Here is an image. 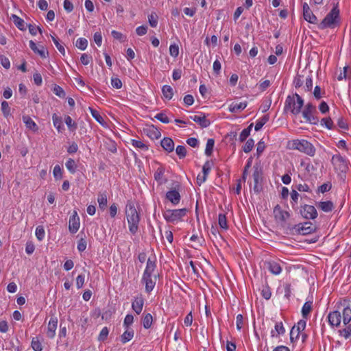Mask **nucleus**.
Wrapping results in <instances>:
<instances>
[{"label":"nucleus","instance_id":"8fccbe9b","mask_svg":"<svg viewBox=\"0 0 351 351\" xmlns=\"http://www.w3.org/2000/svg\"><path fill=\"white\" fill-rule=\"evenodd\" d=\"M131 143H132V146H134L136 148H139L142 150H146V151L148 150V146L147 145H145V143H143L141 141L132 139Z\"/></svg>","mask_w":351,"mask_h":351},{"label":"nucleus","instance_id":"9d476101","mask_svg":"<svg viewBox=\"0 0 351 351\" xmlns=\"http://www.w3.org/2000/svg\"><path fill=\"white\" fill-rule=\"evenodd\" d=\"M274 215L276 220L280 221L282 224L285 223L287 219L290 217V213L288 211L283 210L278 204L274 208Z\"/></svg>","mask_w":351,"mask_h":351},{"label":"nucleus","instance_id":"a211bd4d","mask_svg":"<svg viewBox=\"0 0 351 351\" xmlns=\"http://www.w3.org/2000/svg\"><path fill=\"white\" fill-rule=\"evenodd\" d=\"M58 319L56 317H51L47 326V335L49 338L52 339L55 337Z\"/></svg>","mask_w":351,"mask_h":351},{"label":"nucleus","instance_id":"473e14b6","mask_svg":"<svg viewBox=\"0 0 351 351\" xmlns=\"http://www.w3.org/2000/svg\"><path fill=\"white\" fill-rule=\"evenodd\" d=\"M342 317L344 325H348L351 321V308L349 306H346L343 308Z\"/></svg>","mask_w":351,"mask_h":351},{"label":"nucleus","instance_id":"f03ea898","mask_svg":"<svg viewBox=\"0 0 351 351\" xmlns=\"http://www.w3.org/2000/svg\"><path fill=\"white\" fill-rule=\"evenodd\" d=\"M304 106V99L298 94L288 95L285 103V112L290 111L293 114L297 115L301 112Z\"/></svg>","mask_w":351,"mask_h":351},{"label":"nucleus","instance_id":"1a4fd4ad","mask_svg":"<svg viewBox=\"0 0 351 351\" xmlns=\"http://www.w3.org/2000/svg\"><path fill=\"white\" fill-rule=\"evenodd\" d=\"M300 213L306 219H315L317 217L316 208L311 205L304 204L301 206Z\"/></svg>","mask_w":351,"mask_h":351},{"label":"nucleus","instance_id":"39448f33","mask_svg":"<svg viewBox=\"0 0 351 351\" xmlns=\"http://www.w3.org/2000/svg\"><path fill=\"white\" fill-rule=\"evenodd\" d=\"M293 148L299 150L310 156H313L315 154V148L312 143L306 140H294L293 141Z\"/></svg>","mask_w":351,"mask_h":351},{"label":"nucleus","instance_id":"0eeeda50","mask_svg":"<svg viewBox=\"0 0 351 351\" xmlns=\"http://www.w3.org/2000/svg\"><path fill=\"white\" fill-rule=\"evenodd\" d=\"M186 208L169 209L163 213V217L167 222L174 223L178 221H181L182 217L186 215Z\"/></svg>","mask_w":351,"mask_h":351},{"label":"nucleus","instance_id":"c03bdc74","mask_svg":"<svg viewBox=\"0 0 351 351\" xmlns=\"http://www.w3.org/2000/svg\"><path fill=\"white\" fill-rule=\"evenodd\" d=\"M268 121L269 117L267 115H264L262 118L256 121L254 127L255 130L259 131Z\"/></svg>","mask_w":351,"mask_h":351},{"label":"nucleus","instance_id":"f3484780","mask_svg":"<svg viewBox=\"0 0 351 351\" xmlns=\"http://www.w3.org/2000/svg\"><path fill=\"white\" fill-rule=\"evenodd\" d=\"M202 116L193 115L190 116V119L195 123H198L202 128H207L210 125V121L206 119L204 114L201 113Z\"/></svg>","mask_w":351,"mask_h":351},{"label":"nucleus","instance_id":"774afa93","mask_svg":"<svg viewBox=\"0 0 351 351\" xmlns=\"http://www.w3.org/2000/svg\"><path fill=\"white\" fill-rule=\"evenodd\" d=\"M111 84L113 88L119 89L122 87V82L119 78L117 77H112L111 79Z\"/></svg>","mask_w":351,"mask_h":351},{"label":"nucleus","instance_id":"393cba45","mask_svg":"<svg viewBox=\"0 0 351 351\" xmlns=\"http://www.w3.org/2000/svg\"><path fill=\"white\" fill-rule=\"evenodd\" d=\"M247 102H240L238 103H232L229 106V111L231 112H237L239 110H243L247 107Z\"/></svg>","mask_w":351,"mask_h":351},{"label":"nucleus","instance_id":"412c9836","mask_svg":"<svg viewBox=\"0 0 351 351\" xmlns=\"http://www.w3.org/2000/svg\"><path fill=\"white\" fill-rule=\"evenodd\" d=\"M156 267V264L155 261H152L150 258H149L147 261V265L145 269L143 272V275L150 276L154 275V271Z\"/></svg>","mask_w":351,"mask_h":351},{"label":"nucleus","instance_id":"4c0bfd02","mask_svg":"<svg viewBox=\"0 0 351 351\" xmlns=\"http://www.w3.org/2000/svg\"><path fill=\"white\" fill-rule=\"evenodd\" d=\"M306 325V321L304 319H300L298 322L297 325H295L293 326V327H296L295 328V332H296L295 339L299 338L300 332L305 329Z\"/></svg>","mask_w":351,"mask_h":351},{"label":"nucleus","instance_id":"7c9ffc66","mask_svg":"<svg viewBox=\"0 0 351 351\" xmlns=\"http://www.w3.org/2000/svg\"><path fill=\"white\" fill-rule=\"evenodd\" d=\"M165 173V168L160 167L157 169L154 173V179L158 182L159 184H162L166 182V180H162V177Z\"/></svg>","mask_w":351,"mask_h":351},{"label":"nucleus","instance_id":"ddd939ff","mask_svg":"<svg viewBox=\"0 0 351 351\" xmlns=\"http://www.w3.org/2000/svg\"><path fill=\"white\" fill-rule=\"evenodd\" d=\"M141 281L145 285V291L149 293L154 288L156 281V275H143Z\"/></svg>","mask_w":351,"mask_h":351},{"label":"nucleus","instance_id":"de8ad7c7","mask_svg":"<svg viewBox=\"0 0 351 351\" xmlns=\"http://www.w3.org/2000/svg\"><path fill=\"white\" fill-rule=\"evenodd\" d=\"M321 125H324L329 130H332L334 128L333 121L330 117H325L321 119Z\"/></svg>","mask_w":351,"mask_h":351},{"label":"nucleus","instance_id":"c756f323","mask_svg":"<svg viewBox=\"0 0 351 351\" xmlns=\"http://www.w3.org/2000/svg\"><path fill=\"white\" fill-rule=\"evenodd\" d=\"M318 207L324 212H330L334 208V204L331 201L320 202L318 204Z\"/></svg>","mask_w":351,"mask_h":351},{"label":"nucleus","instance_id":"a19ab883","mask_svg":"<svg viewBox=\"0 0 351 351\" xmlns=\"http://www.w3.org/2000/svg\"><path fill=\"white\" fill-rule=\"evenodd\" d=\"M304 19L310 23L317 24V19L316 16L311 10L310 12H306L303 14Z\"/></svg>","mask_w":351,"mask_h":351},{"label":"nucleus","instance_id":"72a5a7b5","mask_svg":"<svg viewBox=\"0 0 351 351\" xmlns=\"http://www.w3.org/2000/svg\"><path fill=\"white\" fill-rule=\"evenodd\" d=\"M162 93L164 97L168 100L172 99L173 95V90L169 85H164L162 88Z\"/></svg>","mask_w":351,"mask_h":351},{"label":"nucleus","instance_id":"bf43d9fd","mask_svg":"<svg viewBox=\"0 0 351 351\" xmlns=\"http://www.w3.org/2000/svg\"><path fill=\"white\" fill-rule=\"evenodd\" d=\"M154 117L163 123H169L170 122L169 119L164 112L158 113Z\"/></svg>","mask_w":351,"mask_h":351},{"label":"nucleus","instance_id":"09e8293b","mask_svg":"<svg viewBox=\"0 0 351 351\" xmlns=\"http://www.w3.org/2000/svg\"><path fill=\"white\" fill-rule=\"evenodd\" d=\"M31 346L34 351H42L43 346L37 337H34L32 340Z\"/></svg>","mask_w":351,"mask_h":351},{"label":"nucleus","instance_id":"4468645a","mask_svg":"<svg viewBox=\"0 0 351 351\" xmlns=\"http://www.w3.org/2000/svg\"><path fill=\"white\" fill-rule=\"evenodd\" d=\"M143 132L152 139H158L161 136L160 132L154 125L144 128Z\"/></svg>","mask_w":351,"mask_h":351},{"label":"nucleus","instance_id":"20e7f679","mask_svg":"<svg viewBox=\"0 0 351 351\" xmlns=\"http://www.w3.org/2000/svg\"><path fill=\"white\" fill-rule=\"evenodd\" d=\"M293 234L306 235L316 231L317 226L311 221L299 223L289 228Z\"/></svg>","mask_w":351,"mask_h":351},{"label":"nucleus","instance_id":"ea45409f","mask_svg":"<svg viewBox=\"0 0 351 351\" xmlns=\"http://www.w3.org/2000/svg\"><path fill=\"white\" fill-rule=\"evenodd\" d=\"M65 166L68 171L71 173H75L77 169V165L75 162V160L72 158H69L65 163Z\"/></svg>","mask_w":351,"mask_h":351},{"label":"nucleus","instance_id":"37998d69","mask_svg":"<svg viewBox=\"0 0 351 351\" xmlns=\"http://www.w3.org/2000/svg\"><path fill=\"white\" fill-rule=\"evenodd\" d=\"M153 322L152 315L150 313H147L143 318V327L146 329H148L151 327Z\"/></svg>","mask_w":351,"mask_h":351},{"label":"nucleus","instance_id":"aec40b11","mask_svg":"<svg viewBox=\"0 0 351 351\" xmlns=\"http://www.w3.org/2000/svg\"><path fill=\"white\" fill-rule=\"evenodd\" d=\"M160 145L162 147L169 153L172 152L174 149V143L171 138L165 137L161 141Z\"/></svg>","mask_w":351,"mask_h":351},{"label":"nucleus","instance_id":"4be33fe9","mask_svg":"<svg viewBox=\"0 0 351 351\" xmlns=\"http://www.w3.org/2000/svg\"><path fill=\"white\" fill-rule=\"evenodd\" d=\"M267 269L273 274L278 275L282 271V268H281L280 264L275 261L267 262Z\"/></svg>","mask_w":351,"mask_h":351},{"label":"nucleus","instance_id":"3c124183","mask_svg":"<svg viewBox=\"0 0 351 351\" xmlns=\"http://www.w3.org/2000/svg\"><path fill=\"white\" fill-rule=\"evenodd\" d=\"M254 146V141L252 138H249L245 145L243 147V151L245 153H249Z\"/></svg>","mask_w":351,"mask_h":351},{"label":"nucleus","instance_id":"f704fd0d","mask_svg":"<svg viewBox=\"0 0 351 351\" xmlns=\"http://www.w3.org/2000/svg\"><path fill=\"white\" fill-rule=\"evenodd\" d=\"M134 337V330L132 329L126 328L125 331L121 337V340L123 343H125L130 341Z\"/></svg>","mask_w":351,"mask_h":351},{"label":"nucleus","instance_id":"c9c22d12","mask_svg":"<svg viewBox=\"0 0 351 351\" xmlns=\"http://www.w3.org/2000/svg\"><path fill=\"white\" fill-rule=\"evenodd\" d=\"M253 125H254V124L252 123L248 125L247 128H246L242 130V132H241V134L239 135V140L240 141V142H244L247 139V138L250 136V132L252 129Z\"/></svg>","mask_w":351,"mask_h":351},{"label":"nucleus","instance_id":"f8f14e48","mask_svg":"<svg viewBox=\"0 0 351 351\" xmlns=\"http://www.w3.org/2000/svg\"><path fill=\"white\" fill-rule=\"evenodd\" d=\"M80 218L76 210L73 211V214L69 218V230L71 233H76L80 228Z\"/></svg>","mask_w":351,"mask_h":351},{"label":"nucleus","instance_id":"0e129e2a","mask_svg":"<svg viewBox=\"0 0 351 351\" xmlns=\"http://www.w3.org/2000/svg\"><path fill=\"white\" fill-rule=\"evenodd\" d=\"M53 91L55 95L60 97H64L65 96L64 90L58 85H55Z\"/></svg>","mask_w":351,"mask_h":351},{"label":"nucleus","instance_id":"b1692460","mask_svg":"<svg viewBox=\"0 0 351 351\" xmlns=\"http://www.w3.org/2000/svg\"><path fill=\"white\" fill-rule=\"evenodd\" d=\"M97 202L99 208L103 210H105L108 203L107 194L106 191L98 194Z\"/></svg>","mask_w":351,"mask_h":351},{"label":"nucleus","instance_id":"e433bc0d","mask_svg":"<svg viewBox=\"0 0 351 351\" xmlns=\"http://www.w3.org/2000/svg\"><path fill=\"white\" fill-rule=\"evenodd\" d=\"M90 113H91V115L93 116V117L101 125H104L106 123H105V121L104 119V118L101 117V115L99 114V112L93 109V108L91 107H89L88 108Z\"/></svg>","mask_w":351,"mask_h":351},{"label":"nucleus","instance_id":"49530a36","mask_svg":"<svg viewBox=\"0 0 351 351\" xmlns=\"http://www.w3.org/2000/svg\"><path fill=\"white\" fill-rule=\"evenodd\" d=\"M218 221L219 226L224 229H228L227 219L225 214L220 213L218 216Z\"/></svg>","mask_w":351,"mask_h":351},{"label":"nucleus","instance_id":"6e6d98bb","mask_svg":"<svg viewBox=\"0 0 351 351\" xmlns=\"http://www.w3.org/2000/svg\"><path fill=\"white\" fill-rule=\"evenodd\" d=\"M108 334V328L107 327H104L98 336V341H104L107 339Z\"/></svg>","mask_w":351,"mask_h":351},{"label":"nucleus","instance_id":"a18cd8bd","mask_svg":"<svg viewBox=\"0 0 351 351\" xmlns=\"http://www.w3.org/2000/svg\"><path fill=\"white\" fill-rule=\"evenodd\" d=\"M158 16L156 12H152L148 16V21L149 25L152 27H156L158 25Z\"/></svg>","mask_w":351,"mask_h":351},{"label":"nucleus","instance_id":"e2e57ef3","mask_svg":"<svg viewBox=\"0 0 351 351\" xmlns=\"http://www.w3.org/2000/svg\"><path fill=\"white\" fill-rule=\"evenodd\" d=\"M86 245H87L86 239L85 238H81L79 240L78 243H77V247L78 251L80 252H84L86 248Z\"/></svg>","mask_w":351,"mask_h":351},{"label":"nucleus","instance_id":"680f3d73","mask_svg":"<svg viewBox=\"0 0 351 351\" xmlns=\"http://www.w3.org/2000/svg\"><path fill=\"white\" fill-rule=\"evenodd\" d=\"M303 75H297L293 80V84L296 88L301 87L304 84Z\"/></svg>","mask_w":351,"mask_h":351},{"label":"nucleus","instance_id":"13d9d810","mask_svg":"<svg viewBox=\"0 0 351 351\" xmlns=\"http://www.w3.org/2000/svg\"><path fill=\"white\" fill-rule=\"evenodd\" d=\"M51 38H52L53 43L55 44L56 47L60 51V53H62L63 56H64V54H65L64 47L59 43L58 39L56 37L53 36H51Z\"/></svg>","mask_w":351,"mask_h":351},{"label":"nucleus","instance_id":"5fc2aeb1","mask_svg":"<svg viewBox=\"0 0 351 351\" xmlns=\"http://www.w3.org/2000/svg\"><path fill=\"white\" fill-rule=\"evenodd\" d=\"M45 230L43 226H37L36 229V236L38 241H42L45 237Z\"/></svg>","mask_w":351,"mask_h":351},{"label":"nucleus","instance_id":"6e6552de","mask_svg":"<svg viewBox=\"0 0 351 351\" xmlns=\"http://www.w3.org/2000/svg\"><path fill=\"white\" fill-rule=\"evenodd\" d=\"M254 179L253 190L254 193L258 194L263 191V169L262 168L256 165L254 166V172L252 174Z\"/></svg>","mask_w":351,"mask_h":351},{"label":"nucleus","instance_id":"864d4df0","mask_svg":"<svg viewBox=\"0 0 351 351\" xmlns=\"http://www.w3.org/2000/svg\"><path fill=\"white\" fill-rule=\"evenodd\" d=\"M176 152L180 159L184 158L186 156V149L183 145L177 146Z\"/></svg>","mask_w":351,"mask_h":351},{"label":"nucleus","instance_id":"58836bf2","mask_svg":"<svg viewBox=\"0 0 351 351\" xmlns=\"http://www.w3.org/2000/svg\"><path fill=\"white\" fill-rule=\"evenodd\" d=\"M215 145V141L213 138H208L206 143L205 154L207 156H210L213 154V147Z\"/></svg>","mask_w":351,"mask_h":351},{"label":"nucleus","instance_id":"2eb2a0df","mask_svg":"<svg viewBox=\"0 0 351 351\" xmlns=\"http://www.w3.org/2000/svg\"><path fill=\"white\" fill-rule=\"evenodd\" d=\"M341 315L339 311H335L328 315V322L332 326H339L341 323Z\"/></svg>","mask_w":351,"mask_h":351},{"label":"nucleus","instance_id":"c85d7f7f","mask_svg":"<svg viewBox=\"0 0 351 351\" xmlns=\"http://www.w3.org/2000/svg\"><path fill=\"white\" fill-rule=\"evenodd\" d=\"M313 308V302L311 301L306 302L302 308V315L303 318L306 319L312 311Z\"/></svg>","mask_w":351,"mask_h":351},{"label":"nucleus","instance_id":"9b49d317","mask_svg":"<svg viewBox=\"0 0 351 351\" xmlns=\"http://www.w3.org/2000/svg\"><path fill=\"white\" fill-rule=\"evenodd\" d=\"M331 162L341 171H346L348 169L346 159L341 156L339 154L333 155L331 159Z\"/></svg>","mask_w":351,"mask_h":351},{"label":"nucleus","instance_id":"dca6fc26","mask_svg":"<svg viewBox=\"0 0 351 351\" xmlns=\"http://www.w3.org/2000/svg\"><path fill=\"white\" fill-rule=\"evenodd\" d=\"M166 198L170 201L173 205L179 204L181 196L180 193L176 189H171L167 192Z\"/></svg>","mask_w":351,"mask_h":351},{"label":"nucleus","instance_id":"6ab92c4d","mask_svg":"<svg viewBox=\"0 0 351 351\" xmlns=\"http://www.w3.org/2000/svg\"><path fill=\"white\" fill-rule=\"evenodd\" d=\"M144 304V299L142 296L137 297L135 298L134 301L132 304V309L136 312L137 315H139L143 307Z\"/></svg>","mask_w":351,"mask_h":351},{"label":"nucleus","instance_id":"423d86ee","mask_svg":"<svg viewBox=\"0 0 351 351\" xmlns=\"http://www.w3.org/2000/svg\"><path fill=\"white\" fill-rule=\"evenodd\" d=\"M303 117L306 121L313 124L317 125L319 123V118L317 117V113L316 106L312 103H308L302 112Z\"/></svg>","mask_w":351,"mask_h":351},{"label":"nucleus","instance_id":"052dcab7","mask_svg":"<svg viewBox=\"0 0 351 351\" xmlns=\"http://www.w3.org/2000/svg\"><path fill=\"white\" fill-rule=\"evenodd\" d=\"M169 53L172 57L176 58L179 54L178 45L176 44L171 45L169 47Z\"/></svg>","mask_w":351,"mask_h":351},{"label":"nucleus","instance_id":"2f4dec72","mask_svg":"<svg viewBox=\"0 0 351 351\" xmlns=\"http://www.w3.org/2000/svg\"><path fill=\"white\" fill-rule=\"evenodd\" d=\"M285 332V329L282 322H277L275 325V330H271V337H278Z\"/></svg>","mask_w":351,"mask_h":351},{"label":"nucleus","instance_id":"5701e85b","mask_svg":"<svg viewBox=\"0 0 351 351\" xmlns=\"http://www.w3.org/2000/svg\"><path fill=\"white\" fill-rule=\"evenodd\" d=\"M23 121L25 126L33 132H37L38 127L36 123L29 116H23Z\"/></svg>","mask_w":351,"mask_h":351},{"label":"nucleus","instance_id":"79ce46f5","mask_svg":"<svg viewBox=\"0 0 351 351\" xmlns=\"http://www.w3.org/2000/svg\"><path fill=\"white\" fill-rule=\"evenodd\" d=\"M64 121H65V123L66 125H67V127L69 128V129L73 132L75 131L77 128V124L73 121V119H71V117L69 115H67L65 118H64Z\"/></svg>","mask_w":351,"mask_h":351},{"label":"nucleus","instance_id":"69168bd1","mask_svg":"<svg viewBox=\"0 0 351 351\" xmlns=\"http://www.w3.org/2000/svg\"><path fill=\"white\" fill-rule=\"evenodd\" d=\"M340 335H343L346 339L349 338L351 336V324H348L347 327L339 330Z\"/></svg>","mask_w":351,"mask_h":351},{"label":"nucleus","instance_id":"7ed1b4c3","mask_svg":"<svg viewBox=\"0 0 351 351\" xmlns=\"http://www.w3.org/2000/svg\"><path fill=\"white\" fill-rule=\"evenodd\" d=\"M339 10L337 5L333 7L330 12L324 17L322 22L318 24L319 29L333 28L338 22Z\"/></svg>","mask_w":351,"mask_h":351},{"label":"nucleus","instance_id":"cd10ccee","mask_svg":"<svg viewBox=\"0 0 351 351\" xmlns=\"http://www.w3.org/2000/svg\"><path fill=\"white\" fill-rule=\"evenodd\" d=\"M52 120L54 127L59 132H61L64 130L62 118L58 117L56 114H53L52 115Z\"/></svg>","mask_w":351,"mask_h":351},{"label":"nucleus","instance_id":"603ef678","mask_svg":"<svg viewBox=\"0 0 351 351\" xmlns=\"http://www.w3.org/2000/svg\"><path fill=\"white\" fill-rule=\"evenodd\" d=\"M75 45L78 49L84 50L87 47L88 40L86 38H80L77 40Z\"/></svg>","mask_w":351,"mask_h":351},{"label":"nucleus","instance_id":"bb28decb","mask_svg":"<svg viewBox=\"0 0 351 351\" xmlns=\"http://www.w3.org/2000/svg\"><path fill=\"white\" fill-rule=\"evenodd\" d=\"M29 47L35 53H38L41 58H44L46 57L44 47H41V48L39 49L33 40H30Z\"/></svg>","mask_w":351,"mask_h":351},{"label":"nucleus","instance_id":"4d7b16f0","mask_svg":"<svg viewBox=\"0 0 351 351\" xmlns=\"http://www.w3.org/2000/svg\"><path fill=\"white\" fill-rule=\"evenodd\" d=\"M1 110L5 117H8L10 112V108L6 101L1 102Z\"/></svg>","mask_w":351,"mask_h":351},{"label":"nucleus","instance_id":"a878e982","mask_svg":"<svg viewBox=\"0 0 351 351\" xmlns=\"http://www.w3.org/2000/svg\"><path fill=\"white\" fill-rule=\"evenodd\" d=\"M14 24L20 29L22 31L26 30V26L25 25L24 21L20 18L19 16H16V14H12L11 17Z\"/></svg>","mask_w":351,"mask_h":351},{"label":"nucleus","instance_id":"f257e3e1","mask_svg":"<svg viewBox=\"0 0 351 351\" xmlns=\"http://www.w3.org/2000/svg\"><path fill=\"white\" fill-rule=\"evenodd\" d=\"M125 215L129 224V230L132 234H134L138 231L140 218L132 202L129 201L126 204Z\"/></svg>","mask_w":351,"mask_h":351},{"label":"nucleus","instance_id":"338daca9","mask_svg":"<svg viewBox=\"0 0 351 351\" xmlns=\"http://www.w3.org/2000/svg\"><path fill=\"white\" fill-rule=\"evenodd\" d=\"M134 322V317L131 314H128L123 322V325L125 327V328H129V326H130Z\"/></svg>","mask_w":351,"mask_h":351}]
</instances>
